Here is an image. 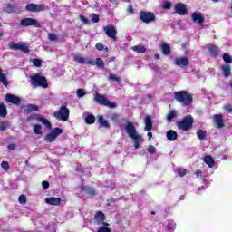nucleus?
I'll use <instances>...</instances> for the list:
<instances>
[{"label":"nucleus","instance_id":"f257e3e1","mask_svg":"<svg viewBox=\"0 0 232 232\" xmlns=\"http://www.w3.org/2000/svg\"><path fill=\"white\" fill-rule=\"evenodd\" d=\"M125 131L126 133H128L129 137L134 141L135 149L139 150V148H140V144L144 142V139H142V136L139 134V132H137L135 123L128 121L127 124H125Z\"/></svg>","mask_w":232,"mask_h":232},{"label":"nucleus","instance_id":"f03ea898","mask_svg":"<svg viewBox=\"0 0 232 232\" xmlns=\"http://www.w3.org/2000/svg\"><path fill=\"white\" fill-rule=\"evenodd\" d=\"M174 99H176L178 102H181L183 106H189V104L193 102V97L186 91L175 92Z\"/></svg>","mask_w":232,"mask_h":232},{"label":"nucleus","instance_id":"7ed1b4c3","mask_svg":"<svg viewBox=\"0 0 232 232\" xmlns=\"http://www.w3.org/2000/svg\"><path fill=\"white\" fill-rule=\"evenodd\" d=\"M31 84L34 88H48V82H46V78L38 74L31 76Z\"/></svg>","mask_w":232,"mask_h":232},{"label":"nucleus","instance_id":"20e7f679","mask_svg":"<svg viewBox=\"0 0 232 232\" xmlns=\"http://www.w3.org/2000/svg\"><path fill=\"white\" fill-rule=\"evenodd\" d=\"M193 127V117L191 115L186 116L181 121L178 122V128L184 131H189Z\"/></svg>","mask_w":232,"mask_h":232},{"label":"nucleus","instance_id":"39448f33","mask_svg":"<svg viewBox=\"0 0 232 232\" xmlns=\"http://www.w3.org/2000/svg\"><path fill=\"white\" fill-rule=\"evenodd\" d=\"M53 117L57 119V121H68L70 118V110L66 106H62L58 111L53 113Z\"/></svg>","mask_w":232,"mask_h":232},{"label":"nucleus","instance_id":"423d86ee","mask_svg":"<svg viewBox=\"0 0 232 232\" xmlns=\"http://www.w3.org/2000/svg\"><path fill=\"white\" fill-rule=\"evenodd\" d=\"M10 50H20V52H24V53H29L30 48L28 47V44L24 42H11L9 43Z\"/></svg>","mask_w":232,"mask_h":232},{"label":"nucleus","instance_id":"0eeeda50","mask_svg":"<svg viewBox=\"0 0 232 232\" xmlns=\"http://www.w3.org/2000/svg\"><path fill=\"white\" fill-rule=\"evenodd\" d=\"M63 130L61 128H54L50 133H47L44 139L46 142H55V139H57L59 135L63 133Z\"/></svg>","mask_w":232,"mask_h":232},{"label":"nucleus","instance_id":"6e6552de","mask_svg":"<svg viewBox=\"0 0 232 232\" xmlns=\"http://www.w3.org/2000/svg\"><path fill=\"white\" fill-rule=\"evenodd\" d=\"M95 101L99 104H102L103 106H107L108 108H117V104L110 102L108 98H106L104 95L97 94L95 96Z\"/></svg>","mask_w":232,"mask_h":232},{"label":"nucleus","instance_id":"1a4fd4ad","mask_svg":"<svg viewBox=\"0 0 232 232\" xmlns=\"http://www.w3.org/2000/svg\"><path fill=\"white\" fill-rule=\"evenodd\" d=\"M25 10H27V12L39 13L48 10V6L44 5V4H29L25 6Z\"/></svg>","mask_w":232,"mask_h":232},{"label":"nucleus","instance_id":"9d476101","mask_svg":"<svg viewBox=\"0 0 232 232\" xmlns=\"http://www.w3.org/2000/svg\"><path fill=\"white\" fill-rule=\"evenodd\" d=\"M106 35L113 41L117 40V29L113 25H107L103 28Z\"/></svg>","mask_w":232,"mask_h":232},{"label":"nucleus","instance_id":"9b49d317","mask_svg":"<svg viewBox=\"0 0 232 232\" xmlns=\"http://www.w3.org/2000/svg\"><path fill=\"white\" fill-rule=\"evenodd\" d=\"M140 17L143 23H153L155 21V14L150 12H141Z\"/></svg>","mask_w":232,"mask_h":232},{"label":"nucleus","instance_id":"f8f14e48","mask_svg":"<svg viewBox=\"0 0 232 232\" xmlns=\"http://www.w3.org/2000/svg\"><path fill=\"white\" fill-rule=\"evenodd\" d=\"M106 218H104V213L102 211L97 212L94 216V222L98 226H110L107 222H105Z\"/></svg>","mask_w":232,"mask_h":232},{"label":"nucleus","instance_id":"ddd939ff","mask_svg":"<svg viewBox=\"0 0 232 232\" xmlns=\"http://www.w3.org/2000/svg\"><path fill=\"white\" fill-rule=\"evenodd\" d=\"M174 64L179 68H186L189 65V59L187 57H177L174 59Z\"/></svg>","mask_w":232,"mask_h":232},{"label":"nucleus","instance_id":"4468645a","mask_svg":"<svg viewBox=\"0 0 232 232\" xmlns=\"http://www.w3.org/2000/svg\"><path fill=\"white\" fill-rule=\"evenodd\" d=\"M21 26H36V28H39L40 24L37 22V20L34 18H24L21 20L20 22Z\"/></svg>","mask_w":232,"mask_h":232},{"label":"nucleus","instance_id":"2eb2a0df","mask_svg":"<svg viewBox=\"0 0 232 232\" xmlns=\"http://www.w3.org/2000/svg\"><path fill=\"white\" fill-rule=\"evenodd\" d=\"M5 101L7 102H11V104H14L15 106H19V104H21V98L10 93L6 94Z\"/></svg>","mask_w":232,"mask_h":232},{"label":"nucleus","instance_id":"dca6fc26","mask_svg":"<svg viewBox=\"0 0 232 232\" xmlns=\"http://www.w3.org/2000/svg\"><path fill=\"white\" fill-rule=\"evenodd\" d=\"M175 11L179 15H187L188 14V9L186 8V5L182 3H178L175 5Z\"/></svg>","mask_w":232,"mask_h":232},{"label":"nucleus","instance_id":"f3484780","mask_svg":"<svg viewBox=\"0 0 232 232\" xmlns=\"http://www.w3.org/2000/svg\"><path fill=\"white\" fill-rule=\"evenodd\" d=\"M74 61H76V63H79V64H93V60L90 58H84L82 55H75Z\"/></svg>","mask_w":232,"mask_h":232},{"label":"nucleus","instance_id":"a211bd4d","mask_svg":"<svg viewBox=\"0 0 232 232\" xmlns=\"http://www.w3.org/2000/svg\"><path fill=\"white\" fill-rule=\"evenodd\" d=\"M45 202L49 206H61V198L49 197L45 198Z\"/></svg>","mask_w":232,"mask_h":232},{"label":"nucleus","instance_id":"6ab92c4d","mask_svg":"<svg viewBox=\"0 0 232 232\" xmlns=\"http://www.w3.org/2000/svg\"><path fill=\"white\" fill-rule=\"evenodd\" d=\"M144 122H145V127H144L145 131H151L153 128V121L151 120V116L147 115L144 119Z\"/></svg>","mask_w":232,"mask_h":232},{"label":"nucleus","instance_id":"aec40b11","mask_svg":"<svg viewBox=\"0 0 232 232\" xmlns=\"http://www.w3.org/2000/svg\"><path fill=\"white\" fill-rule=\"evenodd\" d=\"M214 123L217 128H224V117L220 114L214 115Z\"/></svg>","mask_w":232,"mask_h":232},{"label":"nucleus","instance_id":"412c9836","mask_svg":"<svg viewBox=\"0 0 232 232\" xmlns=\"http://www.w3.org/2000/svg\"><path fill=\"white\" fill-rule=\"evenodd\" d=\"M192 21H194V23H198V24H202V23L205 21V18L204 15H202L200 13H193Z\"/></svg>","mask_w":232,"mask_h":232},{"label":"nucleus","instance_id":"4be33fe9","mask_svg":"<svg viewBox=\"0 0 232 232\" xmlns=\"http://www.w3.org/2000/svg\"><path fill=\"white\" fill-rule=\"evenodd\" d=\"M203 162H205L208 168H215V159H213L211 155L205 156Z\"/></svg>","mask_w":232,"mask_h":232},{"label":"nucleus","instance_id":"5701e85b","mask_svg":"<svg viewBox=\"0 0 232 232\" xmlns=\"http://www.w3.org/2000/svg\"><path fill=\"white\" fill-rule=\"evenodd\" d=\"M82 193H84V195H89L90 197H94V195L96 194L95 192V188H91V187H82L81 188Z\"/></svg>","mask_w":232,"mask_h":232},{"label":"nucleus","instance_id":"b1692460","mask_svg":"<svg viewBox=\"0 0 232 232\" xmlns=\"http://www.w3.org/2000/svg\"><path fill=\"white\" fill-rule=\"evenodd\" d=\"M98 122L102 128H107L110 129V122L108 120L104 119L102 116H98Z\"/></svg>","mask_w":232,"mask_h":232},{"label":"nucleus","instance_id":"393cba45","mask_svg":"<svg viewBox=\"0 0 232 232\" xmlns=\"http://www.w3.org/2000/svg\"><path fill=\"white\" fill-rule=\"evenodd\" d=\"M177 131L173 130H169L167 131V139L168 140H170L171 142L177 140Z\"/></svg>","mask_w":232,"mask_h":232},{"label":"nucleus","instance_id":"a878e982","mask_svg":"<svg viewBox=\"0 0 232 232\" xmlns=\"http://www.w3.org/2000/svg\"><path fill=\"white\" fill-rule=\"evenodd\" d=\"M177 227V224L173 220H168L166 224V231L167 232H173L175 231V227Z\"/></svg>","mask_w":232,"mask_h":232},{"label":"nucleus","instance_id":"bb28decb","mask_svg":"<svg viewBox=\"0 0 232 232\" xmlns=\"http://www.w3.org/2000/svg\"><path fill=\"white\" fill-rule=\"evenodd\" d=\"M38 121L44 124V126L47 128V130H52V123L50 121H48L46 118L40 116L38 118Z\"/></svg>","mask_w":232,"mask_h":232},{"label":"nucleus","instance_id":"cd10ccee","mask_svg":"<svg viewBox=\"0 0 232 232\" xmlns=\"http://www.w3.org/2000/svg\"><path fill=\"white\" fill-rule=\"evenodd\" d=\"M38 121L44 124V126L47 128V130H52V123L50 121H48L46 118L40 116L38 118Z\"/></svg>","mask_w":232,"mask_h":232},{"label":"nucleus","instance_id":"c85d7f7f","mask_svg":"<svg viewBox=\"0 0 232 232\" xmlns=\"http://www.w3.org/2000/svg\"><path fill=\"white\" fill-rule=\"evenodd\" d=\"M161 50H162L164 55H169V53H171V48L166 43L161 44Z\"/></svg>","mask_w":232,"mask_h":232},{"label":"nucleus","instance_id":"c756f323","mask_svg":"<svg viewBox=\"0 0 232 232\" xmlns=\"http://www.w3.org/2000/svg\"><path fill=\"white\" fill-rule=\"evenodd\" d=\"M222 71H223L225 77H229V75H231V65H229V64L223 65Z\"/></svg>","mask_w":232,"mask_h":232},{"label":"nucleus","instance_id":"7c9ffc66","mask_svg":"<svg viewBox=\"0 0 232 232\" xmlns=\"http://www.w3.org/2000/svg\"><path fill=\"white\" fill-rule=\"evenodd\" d=\"M196 135H197L198 139H199V140H204V139H206V137H208V133L201 129H198L197 130Z\"/></svg>","mask_w":232,"mask_h":232},{"label":"nucleus","instance_id":"2f4dec72","mask_svg":"<svg viewBox=\"0 0 232 232\" xmlns=\"http://www.w3.org/2000/svg\"><path fill=\"white\" fill-rule=\"evenodd\" d=\"M208 52L210 55H212L213 57H217V55H218V47L215 45H210L208 47Z\"/></svg>","mask_w":232,"mask_h":232},{"label":"nucleus","instance_id":"473e14b6","mask_svg":"<svg viewBox=\"0 0 232 232\" xmlns=\"http://www.w3.org/2000/svg\"><path fill=\"white\" fill-rule=\"evenodd\" d=\"M133 52H136V53H146V47L142 45H135L132 47Z\"/></svg>","mask_w":232,"mask_h":232},{"label":"nucleus","instance_id":"72a5a7b5","mask_svg":"<svg viewBox=\"0 0 232 232\" xmlns=\"http://www.w3.org/2000/svg\"><path fill=\"white\" fill-rule=\"evenodd\" d=\"M5 10L8 14H12V12H15V10H16L15 5L7 4L6 6L5 7Z\"/></svg>","mask_w":232,"mask_h":232},{"label":"nucleus","instance_id":"f704fd0d","mask_svg":"<svg viewBox=\"0 0 232 232\" xmlns=\"http://www.w3.org/2000/svg\"><path fill=\"white\" fill-rule=\"evenodd\" d=\"M86 124H93L95 122V116L93 114H89L85 117Z\"/></svg>","mask_w":232,"mask_h":232},{"label":"nucleus","instance_id":"c9c22d12","mask_svg":"<svg viewBox=\"0 0 232 232\" xmlns=\"http://www.w3.org/2000/svg\"><path fill=\"white\" fill-rule=\"evenodd\" d=\"M0 82L4 84V86H8V80L6 79V75L3 73V72L0 70Z\"/></svg>","mask_w":232,"mask_h":232},{"label":"nucleus","instance_id":"e433bc0d","mask_svg":"<svg viewBox=\"0 0 232 232\" xmlns=\"http://www.w3.org/2000/svg\"><path fill=\"white\" fill-rule=\"evenodd\" d=\"M8 115V111H6V106L3 103L0 104V117H5Z\"/></svg>","mask_w":232,"mask_h":232},{"label":"nucleus","instance_id":"4c0bfd02","mask_svg":"<svg viewBox=\"0 0 232 232\" xmlns=\"http://www.w3.org/2000/svg\"><path fill=\"white\" fill-rule=\"evenodd\" d=\"M175 117H177V111H169V114L167 115V121L169 122L171 121H173V119H175Z\"/></svg>","mask_w":232,"mask_h":232},{"label":"nucleus","instance_id":"58836bf2","mask_svg":"<svg viewBox=\"0 0 232 232\" xmlns=\"http://www.w3.org/2000/svg\"><path fill=\"white\" fill-rule=\"evenodd\" d=\"M24 110L25 111H37V110H39V107L34 104H28L25 106Z\"/></svg>","mask_w":232,"mask_h":232},{"label":"nucleus","instance_id":"ea45409f","mask_svg":"<svg viewBox=\"0 0 232 232\" xmlns=\"http://www.w3.org/2000/svg\"><path fill=\"white\" fill-rule=\"evenodd\" d=\"M10 128V122L8 121H0V131H5Z\"/></svg>","mask_w":232,"mask_h":232},{"label":"nucleus","instance_id":"a19ab883","mask_svg":"<svg viewBox=\"0 0 232 232\" xmlns=\"http://www.w3.org/2000/svg\"><path fill=\"white\" fill-rule=\"evenodd\" d=\"M43 128L41 127V125L39 124H35L34 125V133H35V135H43Z\"/></svg>","mask_w":232,"mask_h":232},{"label":"nucleus","instance_id":"79ce46f5","mask_svg":"<svg viewBox=\"0 0 232 232\" xmlns=\"http://www.w3.org/2000/svg\"><path fill=\"white\" fill-rule=\"evenodd\" d=\"M223 61L227 63V64H231L232 63V56L229 53L223 54Z\"/></svg>","mask_w":232,"mask_h":232},{"label":"nucleus","instance_id":"37998d69","mask_svg":"<svg viewBox=\"0 0 232 232\" xmlns=\"http://www.w3.org/2000/svg\"><path fill=\"white\" fill-rule=\"evenodd\" d=\"M101 227L98 228L97 232H111V229L108 227L106 225H100Z\"/></svg>","mask_w":232,"mask_h":232},{"label":"nucleus","instance_id":"c03bdc74","mask_svg":"<svg viewBox=\"0 0 232 232\" xmlns=\"http://www.w3.org/2000/svg\"><path fill=\"white\" fill-rule=\"evenodd\" d=\"M109 81H115V82H121V77L117 74L111 73L109 75Z\"/></svg>","mask_w":232,"mask_h":232},{"label":"nucleus","instance_id":"a18cd8bd","mask_svg":"<svg viewBox=\"0 0 232 232\" xmlns=\"http://www.w3.org/2000/svg\"><path fill=\"white\" fill-rule=\"evenodd\" d=\"M162 8H164V10H169L171 8V2L165 0L162 4H161Z\"/></svg>","mask_w":232,"mask_h":232},{"label":"nucleus","instance_id":"49530a36","mask_svg":"<svg viewBox=\"0 0 232 232\" xmlns=\"http://www.w3.org/2000/svg\"><path fill=\"white\" fill-rule=\"evenodd\" d=\"M147 151H148V153H150V155H154V153H157V149L155 148V146L150 145V146L147 148Z\"/></svg>","mask_w":232,"mask_h":232},{"label":"nucleus","instance_id":"de8ad7c7","mask_svg":"<svg viewBox=\"0 0 232 232\" xmlns=\"http://www.w3.org/2000/svg\"><path fill=\"white\" fill-rule=\"evenodd\" d=\"M177 173L178 175H179V177H186L188 171L186 170V169H178Z\"/></svg>","mask_w":232,"mask_h":232},{"label":"nucleus","instance_id":"09e8293b","mask_svg":"<svg viewBox=\"0 0 232 232\" xmlns=\"http://www.w3.org/2000/svg\"><path fill=\"white\" fill-rule=\"evenodd\" d=\"M31 62L33 63L34 66H36V68H41V60L39 59H33L31 60Z\"/></svg>","mask_w":232,"mask_h":232},{"label":"nucleus","instance_id":"8fccbe9b","mask_svg":"<svg viewBox=\"0 0 232 232\" xmlns=\"http://www.w3.org/2000/svg\"><path fill=\"white\" fill-rule=\"evenodd\" d=\"M96 65L100 68H104V61L102 60V58L96 59Z\"/></svg>","mask_w":232,"mask_h":232},{"label":"nucleus","instance_id":"3c124183","mask_svg":"<svg viewBox=\"0 0 232 232\" xmlns=\"http://www.w3.org/2000/svg\"><path fill=\"white\" fill-rule=\"evenodd\" d=\"M77 97L81 98V97H84V95H86V92H84V90L82 89H78L76 92Z\"/></svg>","mask_w":232,"mask_h":232},{"label":"nucleus","instance_id":"603ef678","mask_svg":"<svg viewBox=\"0 0 232 232\" xmlns=\"http://www.w3.org/2000/svg\"><path fill=\"white\" fill-rule=\"evenodd\" d=\"M91 18H92V21L93 23H99V15H98V14H91Z\"/></svg>","mask_w":232,"mask_h":232},{"label":"nucleus","instance_id":"864d4df0","mask_svg":"<svg viewBox=\"0 0 232 232\" xmlns=\"http://www.w3.org/2000/svg\"><path fill=\"white\" fill-rule=\"evenodd\" d=\"M20 204H26V196L21 195L18 198Z\"/></svg>","mask_w":232,"mask_h":232},{"label":"nucleus","instance_id":"5fc2aeb1","mask_svg":"<svg viewBox=\"0 0 232 232\" xmlns=\"http://www.w3.org/2000/svg\"><path fill=\"white\" fill-rule=\"evenodd\" d=\"M95 46L96 50H99L100 52H102V50H104V45L102 43H97Z\"/></svg>","mask_w":232,"mask_h":232},{"label":"nucleus","instance_id":"6e6d98bb","mask_svg":"<svg viewBox=\"0 0 232 232\" xmlns=\"http://www.w3.org/2000/svg\"><path fill=\"white\" fill-rule=\"evenodd\" d=\"M1 167L3 168V169H5V171H6L10 168V165L8 164V162L3 161L1 164Z\"/></svg>","mask_w":232,"mask_h":232},{"label":"nucleus","instance_id":"4d7b16f0","mask_svg":"<svg viewBox=\"0 0 232 232\" xmlns=\"http://www.w3.org/2000/svg\"><path fill=\"white\" fill-rule=\"evenodd\" d=\"M224 110H226V111H227L228 113H231V111H232L231 104H226L224 106Z\"/></svg>","mask_w":232,"mask_h":232},{"label":"nucleus","instance_id":"13d9d810","mask_svg":"<svg viewBox=\"0 0 232 232\" xmlns=\"http://www.w3.org/2000/svg\"><path fill=\"white\" fill-rule=\"evenodd\" d=\"M80 20L83 24H88V18L84 17L83 15H80Z\"/></svg>","mask_w":232,"mask_h":232},{"label":"nucleus","instance_id":"bf43d9fd","mask_svg":"<svg viewBox=\"0 0 232 232\" xmlns=\"http://www.w3.org/2000/svg\"><path fill=\"white\" fill-rule=\"evenodd\" d=\"M49 39L51 41H57V34H49Z\"/></svg>","mask_w":232,"mask_h":232},{"label":"nucleus","instance_id":"052dcab7","mask_svg":"<svg viewBox=\"0 0 232 232\" xmlns=\"http://www.w3.org/2000/svg\"><path fill=\"white\" fill-rule=\"evenodd\" d=\"M42 186L44 189H48V188H50V183H48V181H43Z\"/></svg>","mask_w":232,"mask_h":232},{"label":"nucleus","instance_id":"680f3d73","mask_svg":"<svg viewBox=\"0 0 232 232\" xmlns=\"http://www.w3.org/2000/svg\"><path fill=\"white\" fill-rule=\"evenodd\" d=\"M8 150H10V151H14V150H15V145H14V144H9V145H8Z\"/></svg>","mask_w":232,"mask_h":232},{"label":"nucleus","instance_id":"e2e57ef3","mask_svg":"<svg viewBox=\"0 0 232 232\" xmlns=\"http://www.w3.org/2000/svg\"><path fill=\"white\" fill-rule=\"evenodd\" d=\"M127 12L128 14H133V6L130 5Z\"/></svg>","mask_w":232,"mask_h":232},{"label":"nucleus","instance_id":"0e129e2a","mask_svg":"<svg viewBox=\"0 0 232 232\" xmlns=\"http://www.w3.org/2000/svg\"><path fill=\"white\" fill-rule=\"evenodd\" d=\"M202 176V171L197 170L196 171V177H201Z\"/></svg>","mask_w":232,"mask_h":232},{"label":"nucleus","instance_id":"69168bd1","mask_svg":"<svg viewBox=\"0 0 232 232\" xmlns=\"http://www.w3.org/2000/svg\"><path fill=\"white\" fill-rule=\"evenodd\" d=\"M48 230H49L50 232H55V227L53 226V227H51L50 228H48Z\"/></svg>","mask_w":232,"mask_h":232},{"label":"nucleus","instance_id":"338daca9","mask_svg":"<svg viewBox=\"0 0 232 232\" xmlns=\"http://www.w3.org/2000/svg\"><path fill=\"white\" fill-rule=\"evenodd\" d=\"M147 137H149V139L150 140L151 139V137H153V133H151V132H148L147 133Z\"/></svg>","mask_w":232,"mask_h":232},{"label":"nucleus","instance_id":"774afa93","mask_svg":"<svg viewBox=\"0 0 232 232\" xmlns=\"http://www.w3.org/2000/svg\"><path fill=\"white\" fill-rule=\"evenodd\" d=\"M155 58H156V59H160V55L155 54Z\"/></svg>","mask_w":232,"mask_h":232}]
</instances>
